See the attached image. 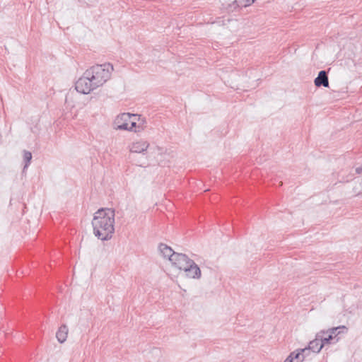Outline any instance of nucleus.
<instances>
[{"instance_id":"39448f33","label":"nucleus","mask_w":362,"mask_h":362,"mask_svg":"<svg viewBox=\"0 0 362 362\" xmlns=\"http://www.w3.org/2000/svg\"><path fill=\"white\" fill-rule=\"evenodd\" d=\"M192 260V259H189L186 255L177 252L172 257L170 262L175 267L183 270Z\"/></svg>"},{"instance_id":"7ed1b4c3","label":"nucleus","mask_w":362,"mask_h":362,"mask_svg":"<svg viewBox=\"0 0 362 362\" xmlns=\"http://www.w3.org/2000/svg\"><path fill=\"white\" fill-rule=\"evenodd\" d=\"M96 88L97 87L92 83L91 78L86 75V71L75 83V89L82 94H88Z\"/></svg>"},{"instance_id":"6e6552de","label":"nucleus","mask_w":362,"mask_h":362,"mask_svg":"<svg viewBox=\"0 0 362 362\" xmlns=\"http://www.w3.org/2000/svg\"><path fill=\"white\" fill-rule=\"evenodd\" d=\"M315 86L317 88L321 86L328 88L329 79L328 72L325 70H322L318 72L317 76L314 80Z\"/></svg>"},{"instance_id":"a211bd4d","label":"nucleus","mask_w":362,"mask_h":362,"mask_svg":"<svg viewBox=\"0 0 362 362\" xmlns=\"http://www.w3.org/2000/svg\"><path fill=\"white\" fill-rule=\"evenodd\" d=\"M354 173L358 175L362 174V165L358 167H355V173Z\"/></svg>"},{"instance_id":"4468645a","label":"nucleus","mask_w":362,"mask_h":362,"mask_svg":"<svg viewBox=\"0 0 362 362\" xmlns=\"http://www.w3.org/2000/svg\"><path fill=\"white\" fill-rule=\"evenodd\" d=\"M255 0H234L229 6L233 7V10L238 8H244L250 6Z\"/></svg>"},{"instance_id":"dca6fc26","label":"nucleus","mask_w":362,"mask_h":362,"mask_svg":"<svg viewBox=\"0 0 362 362\" xmlns=\"http://www.w3.org/2000/svg\"><path fill=\"white\" fill-rule=\"evenodd\" d=\"M32 158H33V156H32V153L30 151H28L27 150L23 151V162H24L23 173H24L25 172V170L30 165Z\"/></svg>"},{"instance_id":"9d476101","label":"nucleus","mask_w":362,"mask_h":362,"mask_svg":"<svg viewBox=\"0 0 362 362\" xmlns=\"http://www.w3.org/2000/svg\"><path fill=\"white\" fill-rule=\"evenodd\" d=\"M355 174L352 170H341L337 174L339 182L341 183L349 182L354 179Z\"/></svg>"},{"instance_id":"20e7f679","label":"nucleus","mask_w":362,"mask_h":362,"mask_svg":"<svg viewBox=\"0 0 362 362\" xmlns=\"http://www.w3.org/2000/svg\"><path fill=\"white\" fill-rule=\"evenodd\" d=\"M340 327H334L329 329L330 333L327 334L326 337L324 335L327 334L328 332L321 331L317 333L320 335V340L321 341V347H324L327 344H330L332 343H336L338 341V339H336L337 334H336V332Z\"/></svg>"},{"instance_id":"6ab92c4d","label":"nucleus","mask_w":362,"mask_h":362,"mask_svg":"<svg viewBox=\"0 0 362 362\" xmlns=\"http://www.w3.org/2000/svg\"><path fill=\"white\" fill-rule=\"evenodd\" d=\"M284 362H294V360L293 359V358L289 354V356L286 358V359L285 360Z\"/></svg>"},{"instance_id":"0eeeda50","label":"nucleus","mask_w":362,"mask_h":362,"mask_svg":"<svg viewBox=\"0 0 362 362\" xmlns=\"http://www.w3.org/2000/svg\"><path fill=\"white\" fill-rule=\"evenodd\" d=\"M183 271L186 273V275L188 277L192 279H199L202 275L201 269L193 260H192L190 263L187 264Z\"/></svg>"},{"instance_id":"ddd939ff","label":"nucleus","mask_w":362,"mask_h":362,"mask_svg":"<svg viewBox=\"0 0 362 362\" xmlns=\"http://www.w3.org/2000/svg\"><path fill=\"white\" fill-rule=\"evenodd\" d=\"M67 334L68 327L66 325H62L57 332L56 337L59 343H63L66 340Z\"/></svg>"},{"instance_id":"f257e3e1","label":"nucleus","mask_w":362,"mask_h":362,"mask_svg":"<svg viewBox=\"0 0 362 362\" xmlns=\"http://www.w3.org/2000/svg\"><path fill=\"white\" fill-rule=\"evenodd\" d=\"M115 210L110 208H101L95 213L92 226L95 237L103 241L112 238L115 232Z\"/></svg>"},{"instance_id":"f3484780","label":"nucleus","mask_w":362,"mask_h":362,"mask_svg":"<svg viewBox=\"0 0 362 362\" xmlns=\"http://www.w3.org/2000/svg\"><path fill=\"white\" fill-rule=\"evenodd\" d=\"M127 130L131 131V132H137L140 131V127L136 126V122L132 121V122H130V123L129 124V129H127Z\"/></svg>"},{"instance_id":"9b49d317","label":"nucleus","mask_w":362,"mask_h":362,"mask_svg":"<svg viewBox=\"0 0 362 362\" xmlns=\"http://www.w3.org/2000/svg\"><path fill=\"white\" fill-rule=\"evenodd\" d=\"M149 146L147 141H140L132 144L130 148L131 153H144Z\"/></svg>"},{"instance_id":"f03ea898","label":"nucleus","mask_w":362,"mask_h":362,"mask_svg":"<svg viewBox=\"0 0 362 362\" xmlns=\"http://www.w3.org/2000/svg\"><path fill=\"white\" fill-rule=\"evenodd\" d=\"M113 71V66L110 63L96 64L86 71V75L92 80V83L97 88L102 86L110 79L111 72Z\"/></svg>"},{"instance_id":"1a4fd4ad","label":"nucleus","mask_w":362,"mask_h":362,"mask_svg":"<svg viewBox=\"0 0 362 362\" xmlns=\"http://www.w3.org/2000/svg\"><path fill=\"white\" fill-rule=\"evenodd\" d=\"M320 337V336L317 334L315 339L310 341L308 346L304 348L306 352L313 351L314 354H318L322 350L323 347H321Z\"/></svg>"},{"instance_id":"f8f14e48","label":"nucleus","mask_w":362,"mask_h":362,"mask_svg":"<svg viewBox=\"0 0 362 362\" xmlns=\"http://www.w3.org/2000/svg\"><path fill=\"white\" fill-rule=\"evenodd\" d=\"M158 249L162 255L165 258H168L170 261L171 260L174 255L177 253L170 247L168 246L164 243H160L158 245Z\"/></svg>"},{"instance_id":"aec40b11","label":"nucleus","mask_w":362,"mask_h":362,"mask_svg":"<svg viewBox=\"0 0 362 362\" xmlns=\"http://www.w3.org/2000/svg\"><path fill=\"white\" fill-rule=\"evenodd\" d=\"M360 185H361V190H360V191H355L354 192H355L356 195H358V194L362 193V182H361Z\"/></svg>"},{"instance_id":"412c9836","label":"nucleus","mask_w":362,"mask_h":362,"mask_svg":"<svg viewBox=\"0 0 362 362\" xmlns=\"http://www.w3.org/2000/svg\"><path fill=\"white\" fill-rule=\"evenodd\" d=\"M310 354V352H305V354H304V355H305V358L306 357H308V356H309V354Z\"/></svg>"},{"instance_id":"2eb2a0df","label":"nucleus","mask_w":362,"mask_h":362,"mask_svg":"<svg viewBox=\"0 0 362 362\" xmlns=\"http://www.w3.org/2000/svg\"><path fill=\"white\" fill-rule=\"evenodd\" d=\"M306 351L303 349H298L290 354L293 360H296V362H302L305 360V353Z\"/></svg>"},{"instance_id":"423d86ee","label":"nucleus","mask_w":362,"mask_h":362,"mask_svg":"<svg viewBox=\"0 0 362 362\" xmlns=\"http://www.w3.org/2000/svg\"><path fill=\"white\" fill-rule=\"evenodd\" d=\"M136 116V115H133L130 113H123L117 116L115 122V124L117 125L116 129L120 130L129 129V124L131 117Z\"/></svg>"}]
</instances>
